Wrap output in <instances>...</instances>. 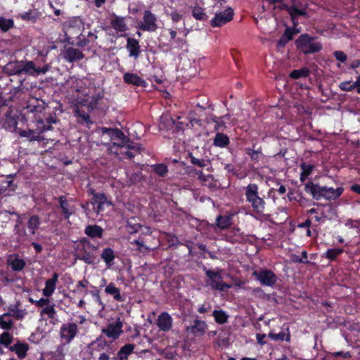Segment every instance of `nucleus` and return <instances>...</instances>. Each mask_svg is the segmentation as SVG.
Here are the masks:
<instances>
[{"label": "nucleus", "mask_w": 360, "mask_h": 360, "mask_svg": "<svg viewBox=\"0 0 360 360\" xmlns=\"http://www.w3.org/2000/svg\"><path fill=\"white\" fill-rule=\"evenodd\" d=\"M229 143V137L222 133H217L214 139V145L217 147L224 148Z\"/></svg>", "instance_id": "nucleus-39"}, {"label": "nucleus", "mask_w": 360, "mask_h": 360, "mask_svg": "<svg viewBox=\"0 0 360 360\" xmlns=\"http://www.w3.org/2000/svg\"><path fill=\"white\" fill-rule=\"evenodd\" d=\"M88 37L89 39H84V40H80L79 42L78 43V44L81 46H86L90 41H94V40H96L97 39V35H96L95 34H94L93 32H89L88 34Z\"/></svg>", "instance_id": "nucleus-53"}, {"label": "nucleus", "mask_w": 360, "mask_h": 360, "mask_svg": "<svg viewBox=\"0 0 360 360\" xmlns=\"http://www.w3.org/2000/svg\"><path fill=\"white\" fill-rule=\"evenodd\" d=\"M191 162L193 165H197L200 167H204L207 165L206 161L202 159H198L193 155H190Z\"/></svg>", "instance_id": "nucleus-55"}, {"label": "nucleus", "mask_w": 360, "mask_h": 360, "mask_svg": "<svg viewBox=\"0 0 360 360\" xmlns=\"http://www.w3.org/2000/svg\"><path fill=\"white\" fill-rule=\"evenodd\" d=\"M124 321L120 317L111 319L105 328L101 329L102 334L108 338L115 340L123 333Z\"/></svg>", "instance_id": "nucleus-9"}, {"label": "nucleus", "mask_w": 360, "mask_h": 360, "mask_svg": "<svg viewBox=\"0 0 360 360\" xmlns=\"http://www.w3.org/2000/svg\"><path fill=\"white\" fill-rule=\"evenodd\" d=\"M253 276L262 285L266 286H272L277 281V277L275 274L268 269H262L259 271H255Z\"/></svg>", "instance_id": "nucleus-14"}, {"label": "nucleus", "mask_w": 360, "mask_h": 360, "mask_svg": "<svg viewBox=\"0 0 360 360\" xmlns=\"http://www.w3.org/2000/svg\"><path fill=\"white\" fill-rule=\"evenodd\" d=\"M269 4H279L280 9H285L290 15L294 19L295 17L306 15L305 8L303 6L298 7L295 0H265Z\"/></svg>", "instance_id": "nucleus-8"}, {"label": "nucleus", "mask_w": 360, "mask_h": 360, "mask_svg": "<svg viewBox=\"0 0 360 360\" xmlns=\"http://www.w3.org/2000/svg\"><path fill=\"white\" fill-rule=\"evenodd\" d=\"M51 68L46 64L43 67H37L32 60H14L8 63L4 67V72L8 75H21L22 74L37 77L46 74Z\"/></svg>", "instance_id": "nucleus-1"}, {"label": "nucleus", "mask_w": 360, "mask_h": 360, "mask_svg": "<svg viewBox=\"0 0 360 360\" xmlns=\"http://www.w3.org/2000/svg\"><path fill=\"white\" fill-rule=\"evenodd\" d=\"M13 25V21L11 19L0 18V29L3 31H7Z\"/></svg>", "instance_id": "nucleus-50"}, {"label": "nucleus", "mask_w": 360, "mask_h": 360, "mask_svg": "<svg viewBox=\"0 0 360 360\" xmlns=\"http://www.w3.org/2000/svg\"><path fill=\"white\" fill-rule=\"evenodd\" d=\"M13 340V336L8 332H4L0 335V344L5 347H8Z\"/></svg>", "instance_id": "nucleus-48"}, {"label": "nucleus", "mask_w": 360, "mask_h": 360, "mask_svg": "<svg viewBox=\"0 0 360 360\" xmlns=\"http://www.w3.org/2000/svg\"><path fill=\"white\" fill-rule=\"evenodd\" d=\"M295 44L297 49L304 54L316 53L322 49V44L308 34H301L295 40Z\"/></svg>", "instance_id": "nucleus-6"}, {"label": "nucleus", "mask_w": 360, "mask_h": 360, "mask_svg": "<svg viewBox=\"0 0 360 360\" xmlns=\"http://www.w3.org/2000/svg\"><path fill=\"white\" fill-rule=\"evenodd\" d=\"M29 302L32 304H34L37 307H39V306H43L46 301L44 300V297H42L39 300H34L33 298L30 297Z\"/></svg>", "instance_id": "nucleus-61"}, {"label": "nucleus", "mask_w": 360, "mask_h": 360, "mask_svg": "<svg viewBox=\"0 0 360 360\" xmlns=\"http://www.w3.org/2000/svg\"><path fill=\"white\" fill-rule=\"evenodd\" d=\"M14 322L12 317L6 312L0 315V328L9 330L13 328Z\"/></svg>", "instance_id": "nucleus-33"}, {"label": "nucleus", "mask_w": 360, "mask_h": 360, "mask_svg": "<svg viewBox=\"0 0 360 360\" xmlns=\"http://www.w3.org/2000/svg\"><path fill=\"white\" fill-rule=\"evenodd\" d=\"M247 154L250 155L252 160H257L259 157L260 152L248 148L247 149Z\"/></svg>", "instance_id": "nucleus-59"}, {"label": "nucleus", "mask_w": 360, "mask_h": 360, "mask_svg": "<svg viewBox=\"0 0 360 360\" xmlns=\"http://www.w3.org/2000/svg\"><path fill=\"white\" fill-rule=\"evenodd\" d=\"M105 292L112 295L117 301L122 302L123 299L120 295V289L113 283H110L105 290Z\"/></svg>", "instance_id": "nucleus-38"}, {"label": "nucleus", "mask_w": 360, "mask_h": 360, "mask_svg": "<svg viewBox=\"0 0 360 360\" xmlns=\"http://www.w3.org/2000/svg\"><path fill=\"white\" fill-rule=\"evenodd\" d=\"M84 232L91 238H101L103 236V229L98 225H89L85 228Z\"/></svg>", "instance_id": "nucleus-32"}, {"label": "nucleus", "mask_w": 360, "mask_h": 360, "mask_svg": "<svg viewBox=\"0 0 360 360\" xmlns=\"http://www.w3.org/2000/svg\"><path fill=\"white\" fill-rule=\"evenodd\" d=\"M41 224L40 218L38 215H32L27 221V228L32 234H35Z\"/></svg>", "instance_id": "nucleus-35"}, {"label": "nucleus", "mask_w": 360, "mask_h": 360, "mask_svg": "<svg viewBox=\"0 0 360 360\" xmlns=\"http://www.w3.org/2000/svg\"><path fill=\"white\" fill-rule=\"evenodd\" d=\"M159 27L158 18L149 10L143 11L142 20L138 23L137 28L146 32H155Z\"/></svg>", "instance_id": "nucleus-11"}, {"label": "nucleus", "mask_w": 360, "mask_h": 360, "mask_svg": "<svg viewBox=\"0 0 360 360\" xmlns=\"http://www.w3.org/2000/svg\"><path fill=\"white\" fill-rule=\"evenodd\" d=\"M212 316L215 321L219 324H224L227 322L229 316L222 310H214Z\"/></svg>", "instance_id": "nucleus-41"}, {"label": "nucleus", "mask_w": 360, "mask_h": 360, "mask_svg": "<svg viewBox=\"0 0 360 360\" xmlns=\"http://www.w3.org/2000/svg\"><path fill=\"white\" fill-rule=\"evenodd\" d=\"M343 252V250L341 248H334V249H329L328 250L325 255V257L330 259V260H334L336 259L338 256L341 255Z\"/></svg>", "instance_id": "nucleus-44"}, {"label": "nucleus", "mask_w": 360, "mask_h": 360, "mask_svg": "<svg viewBox=\"0 0 360 360\" xmlns=\"http://www.w3.org/2000/svg\"><path fill=\"white\" fill-rule=\"evenodd\" d=\"M154 172L160 176H165L167 172V167L164 164H159L154 166Z\"/></svg>", "instance_id": "nucleus-52"}, {"label": "nucleus", "mask_w": 360, "mask_h": 360, "mask_svg": "<svg viewBox=\"0 0 360 360\" xmlns=\"http://www.w3.org/2000/svg\"><path fill=\"white\" fill-rule=\"evenodd\" d=\"M101 257L105 262L107 267L110 268L113 264L115 256L112 249L110 248H105L103 250Z\"/></svg>", "instance_id": "nucleus-34"}, {"label": "nucleus", "mask_w": 360, "mask_h": 360, "mask_svg": "<svg viewBox=\"0 0 360 360\" xmlns=\"http://www.w3.org/2000/svg\"><path fill=\"white\" fill-rule=\"evenodd\" d=\"M58 279V274L57 273H54L52 278L46 281L45 288L42 290L43 295L45 297H49L53 295L56 290V285Z\"/></svg>", "instance_id": "nucleus-26"}, {"label": "nucleus", "mask_w": 360, "mask_h": 360, "mask_svg": "<svg viewBox=\"0 0 360 360\" xmlns=\"http://www.w3.org/2000/svg\"><path fill=\"white\" fill-rule=\"evenodd\" d=\"M4 111V117L0 120L1 127L9 131L14 130L18 124L15 115H13L12 111L7 107Z\"/></svg>", "instance_id": "nucleus-15"}, {"label": "nucleus", "mask_w": 360, "mask_h": 360, "mask_svg": "<svg viewBox=\"0 0 360 360\" xmlns=\"http://www.w3.org/2000/svg\"><path fill=\"white\" fill-rule=\"evenodd\" d=\"M78 259L79 260L84 261L85 263L88 264H91L94 262L95 256L93 253L84 252V253H80L78 255Z\"/></svg>", "instance_id": "nucleus-46"}, {"label": "nucleus", "mask_w": 360, "mask_h": 360, "mask_svg": "<svg viewBox=\"0 0 360 360\" xmlns=\"http://www.w3.org/2000/svg\"><path fill=\"white\" fill-rule=\"evenodd\" d=\"M101 98L100 96H96V97H92L91 98V101H90L89 104V108L91 109V110H93L94 109L96 105H97V103H98V101Z\"/></svg>", "instance_id": "nucleus-63"}, {"label": "nucleus", "mask_w": 360, "mask_h": 360, "mask_svg": "<svg viewBox=\"0 0 360 360\" xmlns=\"http://www.w3.org/2000/svg\"><path fill=\"white\" fill-rule=\"evenodd\" d=\"M333 54L335 58L340 62H345L347 60V56L342 51H337Z\"/></svg>", "instance_id": "nucleus-58"}, {"label": "nucleus", "mask_w": 360, "mask_h": 360, "mask_svg": "<svg viewBox=\"0 0 360 360\" xmlns=\"http://www.w3.org/2000/svg\"><path fill=\"white\" fill-rule=\"evenodd\" d=\"M245 195L254 212L262 214L264 212L266 202L259 196V187L256 184H250L245 188Z\"/></svg>", "instance_id": "nucleus-5"}, {"label": "nucleus", "mask_w": 360, "mask_h": 360, "mask_svg": "<svg viewBox=\"0 0 360 360\" xmlns=\"http://www.w3.org/2000/svg\"><path fill=\"white\" fill-rule=\"evenodd\" d=\"M131 244L133 245H136V250L139 251L140 253L146 254L153 250V248L147 246L144 243L143 240L141 239L140 237L136 240L131 241Z\"/></svg>", "instance_id": "nucleus-40"}, {"label": "nucleus", "mask_w": 360, "mask_h": 360, "mask_svg": "<svg viewBox=\"0 0 360 360\" xmlns=\"http://www.w3.org/2000/svg\"><path fill=\"white\" fill-rule=\"evenodd\" d=\"M156 323L160 330L167 332L172 327L173 319L167 312H162L158 316Z\"/></svg>", "instance_id": "nucleus-19"}, {"label": "nucleus", "mask_w": 360, "mask_h": 360, "mask_svg": "<svg viewBox=\"0 0 360 360\" xmlns=\"http://www.w3.org/2000/svg\"><path fill=\"white\" fill-rule=\"evenodd\" d=\"M123 80L127 84L137 86H146V82L138 74L133 72H126L123 75Z\"/></svg>", "instance_id": "nucleus-22"}, {"label": "nucleus", "mask_w": 360, "mask_h": 360, "mask_svg": "<svg viewBox=\"0 0 360 360\" xmlns=\"http://www.w3.org/2000/svg\"><path fill=\"white\" fill-rule=\"evenodd\" d=\"M56 119L53 117H49L45 120H37L36 129H20L18 131L19 136L26 138L30 142L35 141H41L44 139L41 134L51 129V124L52 123H56Z\"/></svg>", "instance_id": "nucleus-3"}, {"label": "nucleus", "mask_w": 360, "mask_h": 360, "mask_svg": "<svg viewBox=\"0 0 360 360\" xmlns=\"http://www.w3.org/2000/svg\"><path fill=\"white\" fill-rule=\"evenodd\" d=\"M126 48L129 51L130 57H134L135 59L139 57L141 51L138 40L134 38H128Z\"/></svg>", "instance_id": "nucleus-28"}, {"label": "nucleus", "mask_w": 360, "mask_h": 360, "mask_svg": "<svg viewBox=\"0 0 360 360\" xmlns=\"http://www.w3.org/2000/svg\"><path fill=\"white\" fill-rule=\"evenodd\" d=\"M233 11L231 7L223 11L217 12L214 17L211 20L210 24L213 27H221L233 19Z\"/></svg>", "instance_id": "nucleus-13"}, {"label": "nucleus", "mask_w": 360, "mask_h": 360, "mask_svg": "<svg viewBox=\"0 0 360 360\" xmlns=\"http://www.w3.org/2000/svg\"><path fill=\"white\" fill-rule=\"evenodd\" d=\"M111 27L118 32H124L128 30L125 18L124 17L114 15L110 20Z\"/></svg>", "instance_id": "nucleus-27"}, {"label": "nucleus", "mask_w": 360, "mask_h": 360, "mask_svg": "<svg viewBox=\"0 0 360 360\" xmlns=\"http://www.w3.org/2000/svg\"><path fill=\"white\" fill-rule=\"evenodd\" d=\"M58 201L59 207L62 210V214L65 219H68L75 212V207L72 205V199H67L65 196L58 197Z\"/></svg>", "instance_id": "nucleus-17"}, {"label": "nucleus", "mask_w": 360, "mask_h": 360, "mask_svg": "<svg viewBox=\"0 0 360 360\" xmlns=\"http://www.w3.org/2000/svg\"><path fill=\"white\" fill-rule=\"evenodd\" d=\"M216 225L220 229L224 230L231 225V217L229 215H219L216 219Z\"/></svg>", "instance_id": "nucleus-36"}, {"label": "nucleus", "mask_w": 360, "mask_h": 360, "mask_svg": "<svg viewBox=\"0 0 360 360\" xmlns=\"http://www.w3.org/2000/svg\"><path fill=\"white\" fill-rule=\"evenodd\" d=\"M305 191L310 193L317 200L322 198L331 200L339 198L342 193L343 189L340 187L335 189L332 187L321 186L310 181L305 184Z\"/></svg>", "instance_id": "nucleus-2"}, {"label": "nucleus", "mask_w": 360, "mask_h": 360, "mask_svg": "<svg viewBox=\"0 0 360 360\" xmlns=\"http://www.w3.org/2000/svg\"><path fill=\"white\" fill-rule=\"evenodd\" d=\"M210 122H212L215 124L214 129L215 130H222L226 127L225 124V121L223 120L221 117H217L215 115H211L210 117Z\"/></svg>", "instance_id": "nucleus-42"}, {"label": "nucleus", "mask_w": 360, "mask_h": 360, "mask_svg": "<svg viewBox=\"0 0 360 360\" xmlns=\"http://www.w3.org/2000/svg\"><path fill=\"white\" fill-rule=\"evenodd\" d=\"M135 348L134 344H127L120 348L117 352V357L115 360H127L129 355H130Z\"/></svg>", "instance_id": "nucleus-31"}, {"label": "nucleus", "mask_w": 360, "mask_h": 360, "mask_svg": "<svg viewBox=\"0 0 360 360\" xmlns=\"http://www.w3.org/2000/svg\"><path fill=\"white\" fill-rule=\"evenodd\" d=\"M44 300L47 301L43 306L39 307L42 308L40 311V315H46L49 319H54L56 315V311L55 309V304L51 302L49 297H44Z\"/></svg>", "instance_id": "nucleus-24"}, {"label": "nucleus", "mask_w": 360, "mask_h": 360, "mask_svg": "<svg viewBox=\"0 0 360 360\" xmlns=\"http://www.w3.org/2000/svg\"><path fill=\"white\" fill-rule=\"evenodd\" d=\"M207 329V325L204 321L195 319L191 326H187L188 333L195 336H200L205 334Z\"/></svg>", "instance_id": "nucleus-20"}, {"label": "nucleus", "mask_w": 360, "mask_h": 360, "mask_svg": "<svg viewBox=\"0 0 360 360\" xmlns=\"http://www.w3.org/2000/svg\"><path fill=\"white\" fill-rule=\"evenodd\" d=\"M177 33L172 29H166L163 30L160 36V46L165 49V51H170L174 49H183L186 46V41L184 38L176 37Z\"/></svg>", "instance_id": "nucleus-4"}, {"label": "nucleus", "mask_w": 360, "mask_h": 360, "mask_svg": "<svg viewBox=\"0 0 360 360\" xmlns=\"http://www.w3.org/2000/svg\"><path fill=\"white\" fill-rule=\"evenodd\" d=\"M6 313L16 320H22L27 316V311L21 307L20 301H17L15 304H11L8 307Z\"/></svg>", "instance_id": "nucleus-18"}, {"label": "nucleus", "mask_w": 360, "mask_h": 360, "mask_svg": "<svg viewBox=\"0 0 360 360\" xmlns=\"http://www.w3.org/2000/svg\"><path fill=\"white\" fill-rule=\"evenodd\" d=\"M84 26L83 20L79 16H75L70 18L63 24V30L66 36L73 37L82 34Z\"/></svg>", "instance_id": "nucleus-12"}, {"label": "nucleus", "mask_w": 360, "mask_h": 360, "mask_svg": "<svg viewBox=\"0 0 360 360\" xmlns=\"http://www.w3.org/2000/svg\"><path fill=\"white\" fill-rule=\"evenodd\" d=\"M269 337L275 341L278 340H285L287 342L290 341V336L289 333H286L284 331H281L278 333H269Z\"/></svg>", "instance_id": "nucleus-43"}, {"label": "nucleus", "mask_w": 360, "mask_h": 360, "mask_svg": "<svg viewBox=\"0 0 360 360\" xmlns=\"http://www.w3.org/2000/svg\"><path fill=\"white\" fill-rule=\"evenodd\" d=\"M20 17L25 20L34 22L38 18V13L36 11H29L20 14Z\"/></svg>", "instance_id": "nucleus-49"}, {"label": "nucleus", "mask_w": 360, "mask_h": 360, "mask_svg": "<svg viewBox=\"0 0 360 360\" xmlns=\"http://www.w3.org/2000/svg\"><path fill=\"white\" fill-rule=\"evenodd\" d=\"M333 355L334 356H342L345 359H349L351 357V354L350 352H334L333 354Z\"/></svg>", "instance_id": "nucleus-64"}, {"label": "nucleus", "mask_w": 360, "mask_h": 360, "mask_svg": "<svg viewBox=\"0 0 360 360\" xmlns=\"http://www.w3.org/2000/svg\"><path fill=\"white\" fill-rule=\"evenodd\" d=\"M140 228H141V226L139 224H134L133 225V224H128L127 225V230L128 233L130 234L138 233Z\"/></svg>", "instance_id": "nucleus-57"}, {"label": "nucleus", "mask_w": 360, "mask_h": 360, "mask_svg": "<svg viewBox=\"0 0 360 360\" xmlns=\"http://www.w3.org/2000/svg\"><path fill=\"white\" fill-rule=\"evenodd\" d=\"M309 74V71L308 69L307 68H302V69H300V70H293L290 76V77H292V79H300L301 77H307Z\"/></svg>", "instance_id": "nucleus-45"}, {"label": "nucleus", "mask_w": 360, "mask_h": 360, "mask_svg": "<svg viewBox=\"0 0 360 360\" xmlns=\"http://www.w3.org/2000/svg\"><path fill=\"white\" fill-rule=\"evenodd\" d=\"M193 16L198 20H205L207 19V15L204 12L203 8L200 7H195L192 11Z\"/></svg>", "instance_id": "nucleus-47"}, {"label": "nucleus", "mask_w": 360, "mask_h": 360, "mask_svg": "<svg viewBox=\"0 0 360 360\" xmlns=\"http://www.w3.org/2000/svg\"><path fill=\"white\" fill-rule=\"evenodd\" d=\"M170 17L173 22H178L182 18V15H180L176 11H174L170 13Z\"/></svg>", "instance_id": "nucleus-60"}, {"label": "nucleus", "mask_w": 360, "mask_h": 360, "mask_svg": "<svg viewBox=\"0 0 360 360\" xmlns=\"http://www.w3.org/2000/svg\"><path fill=\"white\" fill-rule=\"evenodd\" d=\"M339 87L341 90L345 91H350L356 88L355 82L351 81L342 82L339 84Z\"/></svg>", "instance_id": "nucleus-51"}, {"label": "nucleus", "mask_w": 360, "mask_h": 360, "mask_svg": "<svg viewBox=\"0 0 360 360\" xmlns=\"http://www.w3.org/2000/svg\"><path fill=\"white\" fill-rule=\"evenodd\" d=\"M84 57L83 53L78 49L69 47L63 53V58L70 63L82 60Z\"/></svg>", "instance_id": "nucleus-21"}, {"label": "nucleus", "mask_w": 360, "mask_h": 360, "mask_svg": "<svg viewBox=\"0 0 360 360\" xmlns=\"http://www.w3.org/2000/svg\"><path fill=\"white\" fill-rule=\"evenodd\" d=\"M55 4L56 6H61L63 4V3L60 2V1H55L54 3L52 1L49 2V5L53 8L55 15L58 16L61 14V11H60V8H58L57 6H55Z\"/></svg>", "instance_id": "nucleus-56"}, {"label": "nucleus", "mask_w": 360, "mask_h": 360, "mask_svg": "<svg viewBox=\"0 0 360 360\" xmlns=\"http://www.w3.org/2000/svg\"><path fill=\"white\" fill-rule=\"evenodd\" d=\"M197 174L202 185L207 186L211 190H214L217 188V182L214 180L212 175H205L202 172H199Z\"/></svg>", "instance_id": "nucleus-29"}, {"label": "nucleus", "mask_w": 360, "mask_h": 360, "mask_svg": "<svg viewBox=\"0 0 360 360\" xmlns=\"http://www.w3.org/2000/svg\"><path fill=\"white\" fill-rule=\"evenodd\" d=\"M9 349L12 352H15L20 359H22L25 357L27 352L29 349V346L26 343L18 342L16 344L11 346Z\"/></svg>", "instance_id": "nucleus-30"}, {"label": "nucleus", "mask_w": 360, "mask_h": 360, "mask_svg": "<svg viewBox=\"0 0 360 360\" xmlns=\"http://www.w3.org/2000/svg\"><path fill=\"white\" fill-rule=\"evenodd\" d=\"M79 333V328L75 322L64 323L59 329V336L63 344H70Z\"/></svg>", "instance_id": "nucleus-10"}, {"label": "nucleus", "mask_w": 360, "mask_h": 360, "mask_svg": "<svg viewBox=\"0 0 360 360\" xmlns=\"http://www.w3.org/2000/svg\"><path fill=\"white\" fill-rule=\"evenodd\" d=\"M293 32L290 28L285 29L284 33L277 42V47L278 49L283 48L285 44L292 39Z\"/></svg>", "instance_id": "nucleus-37"}, {"label": "nucleus", "mask_w": 360, "mask_h": 360, "mask_svg": "<svg viewBox=\"0 0 360 360\" xmlns=\"http://www.w3.org/2000/svg\"><path fill=\"white\" fill-rule=\"evenodd\" d=\"M103 131L107 133L112 140L117 141L113 143L114 145L123 147L129 142V139L120 129L103 128Z\"/></svg>", "instance_id": "nucleus-16"}, {"label": "nucleus", "mask_w": 360, "mask_h": 360, "mask_svg": "<svg viewBox=\"0 0 360 360\" xmlns=\"http://www.w3.org/2000/svg\"><path fill=\"white\" fill-rule=\"evenodd\" d=\"M8 265L14 271H22L25 265L26 262L22 259L18 255H11L8 258Z\"/></svg>", "instance_id": "nucleus-23"}, {"label": "nucleus", "mask_w": 360, "mask_h": 360, "mask_svg": "<svg viewBox=\"0 0 360 360\" xmlns=\"http://www.w3.org/2000/svg\"><path fill=\"white\" fill-rule=\"evenodd\" d=\"M204 271L206 275V285L210 286L211 289L224 292L232 287L231 284L224 282L221 269L210 270L205 268Z\"/></svg>", "instance_id": "nucleus-7"}, {"label": "nucleus", "mask_w": 360, "mask_h": 360, "mask_svg": "<svg viewBox=\"0 0 360 360\" xmlns=\"http://www.w3.org/2000/svg\"><path fill=\"white\" fill-rule=\"evenodd\" d=\"M92 204L94 205V210L97 214H100L103 211L105 205L110 204L106 199V197L103 193H94L93 195Z\"/></svg>", "instance_id": "nucleus-25"}, {"label": "nucleus", "mask_w": 360, "mask_h": 360, "mask_svg": "<svg viewBox=\"0 0 360 360\" xmlns=\"http://www.w3.org/2000/svg\"><path fill=\"white\" fill-rule=\"evenodd\" d=\"M211 309V305L210 304H203L202 305H200L198 309V311L200 314H204L205 312H207L209 311Z\"/></svg>", "instance_id": "nucleus-62"}, {"label": "nucleus", "mask_w": 360, "mask_h": 360, "mask_svg": "<svg viewBox=\"0 0 360 360\" xmlns=\"http://www.w3.org/2000/svg\"><path fill=\"white\" fill-rule=\"evenodd\" d=\"M314 166L312 165L302 163L301 165L302 172L304 173V176L307 177L312 172Z\"/></svg>", "instance_id": "nucleus-54"}]
</instances>
